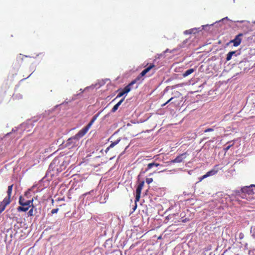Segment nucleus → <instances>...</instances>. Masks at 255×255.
Instances as JSON below:
<instances>
[{
	"label": "nucleus",
	"mask_w": 255,
	"mask_h": 255,
	"mask_svg": "<svg viewBox=\"0 0 255 255\" xmlns=\"http://www.w3.org/2000/svg\"><path fill=\"white\" fill-rule=\"evenodd\" d=\"M136 206H137V205H136V204H135V207H134V209H134V210L135 209V208H136Z\"/></svg>",
	"instance_id": "obj_28"
},
{
	"label": "nucleus",
	"mask_w": 255,
	"mask_h": 255,
	"mask_svg": "<svg viewBox=\"0 0 255 255\" xmlns=\"http://www.w3.org/2000/svg\"><path fill=\"white\" fill-rule=\"evenodd\" d=\"M214 129L213 128H208L204 130V132H208L210 131H213Z\"/></svg>",
	"instance_id": "obj_23"
},
{
	"label": "nucleus",
	"mask_w": 255,
	"mask_h": 255,
	"mask_svg": "<svg viewBox=\"0 0 255 255\" xmlns=\"http://www.w3.org/2000/svg\"><path fill=\"white\" fill-rule=\"evenodd\" d=\"M167 104L166 102L161 105L162 107L165 106Z\"/></svg>",
	"instance_id": "obj_27"
},
{
	"label": "nucleus",
	"mask_w": 255,
	"mask_h": 255,
	"mask_svg": "<svg viewBox=\"0 0 255 255\" xmlns=\"http://www.w3.org/2000/svg\"><path fill=\"white\" fill-rule=\"evenodd\" d=\"M33 199L29 200H25V199L21 196L19 198L18 203L20 205L17 208L18 212H26L27 211L31 206H32Z\"/></svg>",
	"instance_id": "obj_2"
},
{
	"label": "nucleus",
	"mask_w": 255,
	"mask_h": 255,
	"mask_svg": "<svg viewBox=\"0 0 255 255\" xmlns=\"http://www.w3.org/2000/svg\"><path fill=\"white\" fill-rule=\"evenodd\" d=\"M189 155L187 152H185L177 156L174 159L172 160L171 163H180L183 161L184 159Z\"/></svg>",
	"instance_id": "obj_8"
},
{
	"label": "nucleus",
	"mask_w": 255,
	"mask_h": 255,
	"mask_svg": "<svg viewBox=\"0 0 255 255\" xmlns=\"http://www.w3.org/2000/svg\"><path fill=\"white\" fill-rule=\"evenodd\" d=\"M243 36V33H239V34H238L236 36L235 38L234 39L231 40L230 41L229 43H233V45L234 46H235V47L238 46L241 43Z\"/></svg>",
	"instance_id": "obj_7"
},
{
	"label": "nucleus",
	"mask_w": 255,
	"mask_h": 255,
	"mask_svg": "<svg viewBox=\"0 0 255 255\" xmlns=\"http://www.w3.org/2000/svg\"><path fill=\"white\" fill-rule=\"evenodd\" d=\"M173 99V97L171 98L169 100H168L166 102V103L167 104V103H169L170 101H172V100Z\"/></svg>",
	"instance_id": "obj_26"
},
{
	"label": "nucleus",
	"mask_w": 255,
	"mask_h": 255,
	"mask_svg": "<svg viewBox=\"0 0 255 255\" xmlns=\"http://www.w3.org/2000/svg\"><path fill=\"white\" fill-rule=\"evenodd\" d=\"M155 65L153 64H150L148 67L144 69V71L147 73H148L152 68L155 67Z\"/></svg>",
	"instance_id": "obj_18"
},
{
	"label": "nucleus",
	"mask_w": 255,
	"mask_h": 255,
	"mask_svg": "<svg viewBox=\"0 0 255 255\" xmlns=\"http://www.w3.org/2000/svg\"><path fill=\"white\" fill-rule=\"evenodd\" d=\"M144 185V181H142L137 185V187L136 189V195H135V203L136 202H138L140 200L141 190L143 187Z\"/></svg>",
	"instance_id": "obj_6"
},
{
	"label": "nucleus",
	"mask_w": 255,
	"mask_h": 255,
	"mask_svg": "<svg viewBox=\"0 0 255 255\" xmlns=\"http://www.w3.org/2000/svg\"><path fill=\"white\" fill-rule=\"evenodd\" d=\"M194 29H189L188 30H186L185 33H188V34H191L193 31Z\"/></svg>",
	"instance_id": "obj_24"
},
{
	"label": "nucleus",
	"mask_w": 255,
	"mask_h": 255,
	"mask_svg": "<svg viewBox=\"0 0 255 255\" xmlns=\"http://www.w3.org/2000/svg\"><path fill=\"white\" fill-rule=\"evenodd\" d=\"M234 55H235V56L237 55L236 54V51H233L229 52L227 54L226 61H230L232 59V56Z\"/></svg>",
	"instance_id": "obj_13"
},
{
	"label": "nucleus",
	"mask_w": 255,
	"mask_h": 255,
	"mask_svg": "<svg viewBox=\"0 0 255 255\" xmlns=\"http://www.w3.org/2000/svg\"><path fill=\"white\" fill-rule=\"evenodd\" d=\"M35 208V207L34 206L33 204H32V206H31V209L29 210V211L27 213L28 216H34V209Z\"/></svg>",
	"instance_id": "obj_16"
},
{
	"label": "nucleus",
	"mask_w": 255,
	"mask_h": 255,
	"mask_svg": "<svg viewBox=\"0 0 255 255\" xmlns=\"http://www.w3.org/2000/svg\"><path fill=\"white\" fill-rule=\"evenodd\" d=\"M161 237H158V239H161Z\"/></svg>",
	"instance_id": "obj_30"
},
{
	"label": "nucleus",
	"mask_w": 255,
	"mask_h": 255,
	"mask_svg": "<svg viewBox=\"0 0 255 255\" xmlns=\"http://www.w3.org/2000/svg\"><path fill=\"white\" fill-rule=\"evenodd\" d=\"M136 82V80L132 81L129 84L126 86L120 92L116 97V99L122 97L125 94L128 93L131 90V86Z\"/></svg>",
	"instance_id": "obj_5"
},
{
	"label": "nucleus",
	"mask_w": 255,
	"mask_h": 255,
	"mask_svg": "<svg viewBox=\"0 0 255 255\" xmlns=\"http://www.w3.org/2000/svg\"><path fill=\"white\" fill-rule=\"evenodd\" d=\"M218 172V169H212L208 172L206 173V174L204 175L203 176H201L199 178V182H201L202 180L210 176L215 175Z\"/></svg>",
	"instance_id": "obj_10"
},
{
	"label": "nucleus",
	"mask_w": 255,
	"mask_h": 255,
	"mask_svg": "<svg viewBox=\"0 0 255 255\" xmlns=\"http://www.w3.org/2000/svg\"><path fill=\"white\" fill-rule=\"evenodd\" d=\"M255 185L251 184L250 186H244L242 188L241 191L236 192L237 200H239V197L246 199L248 201H252L255 199Z\"/></svg>",
	"instance_id": "obj_1"
},
{
	"label": "nucleus",
	"mask_w": 255,
	"mask_h": 255,
	"mask_svg": "<svg viewBox=\"0 0 255 255\" xmlns=\"http://www.w3.org/2000/svg\"><path fill=\"white\" fill-rule=\"evenodd\" d=\"M59 210V209L58 208H55V209H53L51 210V213L52 215L54 214H55V213H57V212Z\"/></svg>",
	"instance_id": "obj_22"
},
{
	"label": "nucleus",
	"mask_w": 255,
	"mask_h": 255,
	"mask_svg": "<svg viewBox=\"0 0 255 255\" xmlns=\"http://www.w3.org/2000/svg\"><path fill=\"white\" fill-rule=\"evenodd\" d=\"M159 165H160V164L158 163H155V162L150 163L147 164V168H146L145 171H147V170H148L150 169L156 168Z\"/></svg>",
	"instance_id": "obj_12"
},
{
	"label": "nucleus",
	"mask_w": 255,
	"mask_h": 255,
	"mask_svg": "<svg viewBox=\"0 0 255 255\" xmlns=\"http://www.w3.org/2000/svg\"><path fill=\"white\" fill-rule=\"evenodd\" d=\"M127 147H128V145L126 146V147L125 148V150H126L127 148Z\"/></svg>",
	"instance_id": "obj_29"
},
{
	"label": "nucleus",
	"mask_w": 255,
	"mask_h": 255,
	"mask_svg": "<svg viewBox=\"0 0 255 255\" xmlns=\"http://www.w3.org/2000/svg\"><path fill=\"white\" fill-rule=\"evenodd\" d=\"M120 141V139H117V140H116L114 142H112L110 145L107 148L106 151L107 150H109L110 148H112L114 146H115L116 145H117L118 143H119Z\"/></svg>",
	"instance_id": "obj_15"
},
{
	"label": "nucleus",
	"mask_w": 255,
	"mask_h": 255,
	"mask_svg": "<svg viewBox=\"0 0 255 255\" xmlns=\"http://www.w3.org/2000/svg\"><path fill=\"white\" fill-rule=\"evenodd\" d=\"M100 112H98L97 114L95 115L91 121L89 122V123L84 128H83L82 129H81L80 130L78 131V132L75 135L76 137L79 139L80 138L82 137L83 136L85 135V134L88 132L89 128H91L92 125L93 124V123L95 122V121L97 120L98 117L99 116L100 114Z\"/></svg>",
	"instance_id": "obj_4"
},
{
	"label": "nucleus",
	"mask_w": 255,
	"mask_h": 255,
	"mask_svg": "<svg viewBox=\"0 0 255 255\" xmlns=\"http://www.w3.org/2000/svg\"><path fill=\"white\" fill-rule=\"evenodd\" d=\"M78 140V138L74 135L67 140L65 145L66 147L71 148L76 145Z\"/></svg>",
	"instance_id": "obj_9"
},
{
	"label": "nucleus",
	"mask_w": 255,
	"mask_h": 255,
	"mask_svg": "<svg viewBox=\"0 0 255 255\" xmlns=\"http://www.w3.org/2000/svg\"><path fill=\"white\" fill-rule=\"evenodd\" d=\"M231 142H233L232 144L229 145L226 147H225L224 149L225 151L226 152L232 146H233L234 145V141H231L227 142V143H229Z\"/></svg>",
	"instance_id": "obj_17"
},
{
	"label": "nucleus",
	"mask_w": 255,
	"mask_h": 255,
	"mask_svg": "<svg viewBox=\"0 0 255 255\" xmlns=\"http://www.w3.org/2000/svg\"><path fill=\"white\" fill-rule=\"evenodd\" d=\"M146 182L148 184H149L153 182V179L152 178H146Z\"/></svg>",
	"instance_id": "obj_21"
},
{
	"label": "nucleus",
	"mask_w": 255,
	"mask_h": 255,
	"mask_svg": "<svg viewBox=\"0 0 255 255\" xmlns=\"http://www.w3.org/2000/svg\"><path fill=\"white\" fill-rule=\"evenodd\" d=\"M125 100V97L123 98L117 104H116L112 108L111 112L115 113L119 108V106L122 104Z\"/></svg>",
	"instance_id": "obj_11"
},
{
	"label": "nucleus",
	"mask_w": 255,
	"mask_h": 255,
	"mask_svg": "<svg viewBox=\"0 0 255 255\" xmlns=\"http://www.w3.org/2000/svg\"><path fill=\"white\" fill-rule=\"evenodd\" d=\"M240 255L239 254H236V255Z\"/></svg>",
	"instance_id": "obj_31"
},
{
	"label": "nucleus",
	"mask_w": 255,
	"mask_h": 255,
	"mask_svg": "<svg viewBox=\"0 0 255 255\" xmlns=\"http://www.w3.org/2000/svg\"><path fill=\"white\" fill-rule=\"evenodd\" d=\"M194 71H195V69H193V68L189 69L187 70V71H186L183 74V76L184 77H187L188 75H189L190 74H191L192 73H193Z\"/></svg>",
	"instance_id": "obj_14"
},
{
	"label": "nucleus",
	"mask_w": 255,
	"mask_h": 255,
	"mask_svg": "<svg viewBox=\"0 0 255 255\" xmlns=\"http://www.w3.org/2000/svg\"><path fill=\"white\" fill-rule=\"evenodd\" d=\"M251 232L253 238L255 239V226L251 229Z\"/></svg>",
	"instance_id": "obj_20"
},
{
	"label": "nucleus",
	"mask_w": 255,
	"mask_h": 255,
	"mask_svg": "<svg viewBox=\"0 0 255 255\" xmlns=\"http://www.w3.org/2000/svg\"><path fill=\"white\" fill-rule=\"evenodd\" d=\"M146 74V73L144 71V70H143L140 74V75L135 79V80H136V81L137 80H138L141 77H142V76H144L145 74Z\"/></svg>",
	"instance_id": "obj_19"
},
{
	"label": "nucleus",
	"mask_w": 255,
	"mask_h": 255,
	"mask_svg": "<svg viewBox=\"0 0 255 255\" xmlns=\"http://www.w3.org/2000/svg\"><path fill=\"white\" fill-rule=\"evenodd\" d=\"M13 185H11L8 186L7 190V196L5 197L3 200L0 203V213H1L5 209L6 207L8 205L11 200V196L12 193Z\"/></svg>",
	"instance_id": "obj_3"
},
{
	"label": "nucleus",
	"mask_w": 255,
	"mask_h": 255,
	"mask_svg": "<svg viewBox=\"0 0 255 255\" xmlns=\"http://www.w3.org/2000/svg\"><path fill=\"white\" fill-rule=\"evenodd\" d=\"M189 221V219H188L186 218V219H184V220H182V222L185 223V222H187V221Z\"/></svg>",
	"instance_id": "obj_25"
}]
</instances>
